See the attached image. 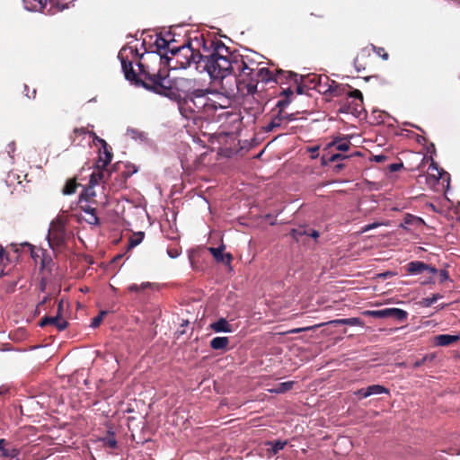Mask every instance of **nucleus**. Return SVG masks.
<instances>
[{
	"instance_id": "obj_1",
	"label": "nucleus",
	"mask_w": 460,
	"mask_h": 460,
	"mask_svg": "<svg viewBox=\"0 0 460 460\" xmlns=\"http://www.w3.org/2000/svg\"><path fill=\"white\" fill-rule=\"evenodd\" d=\"M205 69L214 80H223L228 75H234L233 81L242 77L244 69H249L245 64L246 56L232 54L223 43H217L214 51L205 58ZM234 88L227 91L234 93Z\"/></svg>"
},
{
	"instance_id": "obj_2",
	"label": "nucleus",
	"mask_w": 460,
	"mask_h": 460,
	"mask_svg": "<svg viewBox=\"0 0 460 460\" xmlns=\"http://www.w3.org/2000/svg\"><path fill=\"white\" fill-rule=\"evenodd\" d=\"M230 103V99L221 93L190 88L186 96L178 102V106L182 117L190 119L200 113L208 117L213 116L218 109H226Z\"/></svg>"
},
{
	"instance_id": "obj_3",
	"label": "nucleus",
	"mask_w": 460,
	"mask_h": 460,
	"mask_svg": "<svg viewBox=\"0 0 460 460\" xmlns=\"http://www.w3.org/2000/svg\"><path fill=\"white\" fill-rule=\"evenodd\" d=\"M138 66L140 75H137L131 67V69L126 71L125 78L136 85H141L146 90L171 99H175L178 96L174 84L184 87L192 84L191 80L185 78H177L173 82L165 72L160 70L157 73L150 74L144 70L142 64H138Z\"/></svg>"
},
{
	"instance_id": "obj_4",
	"label": "nucleus",
	"mask_w": 460,
	"mask_h": 460,
	"mask_svg": "<svg viewBox=\"0 0 460 460\" xmlns=\"http://www.w3.org/2000/svg\"><path fill=\"white\" fill-rule=\"evenodd\" d=\"M245 64L250 70L244 69L242 77L235 80V90L240 95H253L257 92L259 80L264 83L279 81V76L284 74L281 70L273 74L267 67H259V63L246 56Z\"/></svg>"
},
{
	"instance_id": "obj_5",
	"label": "nucleus",
	"mask_w": 460,
	"mask_h": 460,
	"mask_svg": "<svg viewBox=\"0 0 460 460\" xmlns=\"http://www.w3.org/2000/svg\"><path fill=\"white\" fill-rule=\"evenodd\" d=\"M196 58H200L195 53L190 44L170 49V56L167 52L160 54V63L170 69H184L191 63H197Z\"/></svg>"
},
{
	"instance_id": "obj_6",
	"label": "nucleus",
	"mask_w": 460,
	"mask_h": 460,
	"mask_svg": "<svg viewBox=\"0 0 460 460\" xmlns=\"http://www.w3.org/2000/svg\"><path fill=\"white\" fill-rule=\"evenodd\" d=\"M67 218L65 216L58 215L50 223L48 242L52 249L58 248L65 243L68 234L66 232Z\"/></svg>"
},
{
	"instance_id": "obj_7",
	"label": "nucleus",
	"mask_w": 460,
	"mask_h": 460,
	"mask_svg": "<svg viewBox=\"0 0 460 460\" xmlns=\"http://www.w3.org/2000/svg\"><path fill=\"white\" fill-rule=\"evenodd\" d=\"M307 81L314 84V88L319 93H332L335 96L341 95L344 87L338 84L335 81L331 80L325 75H308Z\"/></svg>"
},
{
	"instance_id": "obj_8",
	"label": "nucleus",
	"mask_w": 460,
	"mask_h": 460,
	"mask_svg": "<svg viewBox=\"0 0 460 460\" xmlns=\"http://www.w3.org/2000/svg\"><path fill=\"white\" fill-rule=\"evenodd\" d=\"M432 166L433 171L437 172V175L433 174V191L445 195L450 187V174L440 168L434 161Z\"/></svg>"
},
{
	"instance_id": "obj_9",
	"label": "nucleus",
	"mask_w": 460,
	"mask_h": 460,
	"mask_svg": "<svg viewBox=\"0 0 460 460\" xmlns=\"http://www.w3.org/2000/svg\"><path fill=\"white\" fill-rule=\"evenodd\" d=\"M40 4L41 7L38 11L47 14H54L68 8V4H63L60 0H41Z\"/></svg>"
},
{
	"instance_id": "obj_10",
	"label": "nucleus",
	"mask_w": 460,
	"mask_h": 460,
	"mask_svg": "<svg viewBox=\"0 0 460 460\" xmlns=\"http://www.w3.org/2000/svg\"><path fill=\"white\" fill-rule=\"evenodd\" d=\"M85 135L92 136L93 137V143H96V142L100 143L103 149L107 148L108 144L106 143L105 140H103L102 138H100L99 137H97L94 132L88 131L85 128H75L73 130V134L71 135L72 142L75 143L76 142V138L78 137H84Z\"/></svg>"
},
{
	"instance_id": "obj_11",
	"label": "nucleus",
	"mask_w": 460,
	"mask_h": 460,
	"mask_svg": "<svg viewBox=\"0 0 460 460\" xmlns=\"http://www.w3.org/2000/svg\"><path fill=\"white\" fill-rule=\"evenodd\" d=\"M67 322L59 316L58 314L56 316H45L40 320V326L44 327L51 325L57 328L58 331H64L67 327Z\"/></svg>"
},
{
	"instance_id": "obj_12",
	"label": "nucleus",
	"mask_w": 460,
	"mask_h": 460,
	"mask_svg": "<svg viewBox=\"0 0 460 460\" xmlns=\"http://www.w3.org/2000/svg\"><path fill=\"white\" fill-rule=\"evenodd\" d=\"M460 340V335L439 334L433 336V346L447 347L456 343Z\"/></svg>"
},
{
	"instance_id": "obj_13",
	"label": "nucleus",
	"mask_w": 460,
	"mask_h": 460,
	"mask_svg": "<svg viewBox=\"0 0 460 460\" xmlns=\"http://www.w3.org/2000/svg\"><path fill=\"white\" fill-rule=\"evenodd\" d=\"M436 282L446 286V288H452V285H450L452 280L447 268L437 270L433 267V284Z\"/></svg>"
},
{
	"instance_id": "obj_14",
	"label": "nucleus",
	"mask_w": 460,
	"mask_h": 460,
	"mask_svg": "<svg viewBox=\"0 0 460 460\" xmlns=\"http://www.w3.org/2000/svg\"><path fill=\"white\" fill-rule=\"evenodd\" d=\"M225 245H220L219 247H209L208 251L213 255L214 259L225 264H230L232 261V255L230 253H225Z\"/></svg>"
},
{
	"instance_id": "obj_15",
	"label": "nucleus",
	"mask_w": 460,
	"mask_h": 460,
	"mask_svg": "<svg viewBox=\"0 0 460 460\" xmlns=\"http://www.w3.org/2000/svg\"><path fill=\"white\" fill-rule=\"evenodd\" d=\"M407 271L411 275H418L423 271L431 273V267L422 261H414L407 264Z\"/></svg>"
},
{
	"instance_id": "obj_16",
	"label": "nucleus",
	"mask_w": 460,
	"mask_h": 460,
	"mask_svg": "<svg viewBox=\"0 0 460 460\" xmlns=\"http://www.w3.org/2000/svg\"><path fill=\"white\" fill-rule=\"evenodd\" d=\"M326 324L330 325H349V326H357L362 325V322L359 318L351 317V318H342V319H335L329 321ZM325 325V323H322L319 326Z\"/></svg>"
},
{
	"instance_id": "obj_17",
	"label": "nucleus",
	"mask_w": 460,
	"mask_h": 460,
	"mask_svg": "<svg viewBox=\"0 0 460 460\" xmlns=\"http://www.w3.org/2000/svg\"><path fill=\"white\" fill-rule=\"evenodd\" d=\"M210 329L215 332H232V325L225 319L220 318L210 324Z\"/></svg>"
},
{
	"instance_id": "obj_18",
	"label": "nucleus",
	"mask_w": 460,
	"mask_h": 460,
	"mask_svg": "<svg viewBox=\"0 0 460 460\" xmlns=\"http://www.w3.org/2000/svg\"><path fill=\"white\" fill-rule=\"evenodd\" d=\"M228 337H215L210 341V347L216 350L224 349L228 346Z\"/></svg>"
},
{
	"instance_id": "obj_19",
	"label": "nucleus",
	"mask_w": 460,
	"mask_h": 460,
	"mask_svg": "<svg viewBox=\"0 0 460 460\" xmlns=\"http://www.w3.org/2000/svg\"><path fill=\"white\" fill-rule=\"evenodd\" d=\"M293 381L279 383V385H276V387L269 389V392L271 394H283L291 390L293 388Z\"/></svg>"
},
{
	"instance_id": "obj_20",
	"label": "nucleus",
	"mask_w": 460,
	"mask_h": 460,
	"mask_svg": "<svg viewBox=\"0 0 460 460\" xmlns=\"http://www.w3.org/2000/svg\"><path fill=\"white\" fill-rule=\"evenodd\" d=\"M382 394H389V390L381 385H372L367 387V394L369 396Z\"/></svg>"
},
{
	"instance_id": "obj_21",
	"label": "nucleus",
	"mask_w": 460,
	"mask_h": 460,
	"mask_svg": "<svg viewBox=\"0 0 460 460\" xmlns=\"http://www.w3.org/2000/svg\"><path fill=\"white\" fill-rule=\"evenodd\" d=\"M155 45L158 50H165L167 49V53H170L171 42L167 40H165L163 37L158 36L155 41Z\"/></svg>"
},
{
	"instance_id": "obj_22",
	"label": "nucleus",
	"mask_w": 460,
	"mask_h": 460,
	"mask_svg": "<svg viewBox=\"0 0 460 460\" xmlns=\"http://www.w3.org/2000/svg\"><path fill=\"white\" fill-rule=\"evenodd\" d=\"M112 159V154L108 150V147L106 149H103V156L100 155V159L98 161V166L99 167H106Z\"/></svg>"
},
{
	"instance_id": "obj_23",
	"label": "nucleus",
	"mask_w": 460,
	"mask_h": 460,
	"mask_svg": "<svg viewBox=\"0 0 460 460\" xmlns=\"http://www.w3.org/2000/svg\"><path fill=\"white\" fill-rule=\"evenodd\" d=\"M77 186L78 184L75 180H69L66 181L63 189V193L65 195H71L75 192Z\"/></svg>"
},
{
	"instance_id": "obj_24",
	"label": "nucleus",
	"mask_w": 460,
	"mask_h": 460,
	"mask_svg": "<svg viewBox=\"0 0 460 460\" xmlns=\"http://www.w3.org/2000/svg\"><path fill=\"white\" fill-rule=\"evenodd\" d=\"M24 6L29 11H37L41 7V0H22Z\"/></svg>"
},
{
	"instance_id": "obj_25",
	"label": "nucleus",
	"mask_w": 460,
	"mask_h": 460,
	"mask_svg": "<svg viewBox=\"0 0 460 460\" xmlns=\"http://www.w3.org/2000/svg\"><path fill=\"white\" fill-rule=\"evenodd\" d=\"M389 317H393L399 321L405 320L407 317V313L400 308H391V314Z\"/></svg>"
},
{
	"instance_id": "obj_26",
	"label": "nucleus",
	"mask_w": 460,
	"mask_h": 460,
	"mask_svg": "<svg viewBox=\"0 0 460 460\" xmlns=\"http://www.w3.org/2000/svg\"><path fill=\"white\" fill-rule=\"evenodd\" d=\"M143 239H144V233L143 232H138L137 234H135L133 236H131L129 238V242H128L129 248L136 247L137 245L141 243Z\"/></svg>"
},
{
	"instance_id": "obj_27",
	"label": "nucleus",
	"mask_w": 460,
	"mask_h": 460,
	"mask_svg": "<svg viewBox=\"0 0 460 460\" xmlns=\"http://www.w3.org/2000/svg\"><path fill=\"white\" fill-rule=\"evenodd\" d=\"M332 146H335L336 149L339 151H347L350 146V142L349 140L339 139L331 144Z\"/></svg>"
},
{
	"instance_id": "obj_28",
	"label": "nucleus",
	"mask_w": 460,
	"mask_h": 460,
	"mask_svg": "<svg viewBox=\"0 0 460 460\" xmlns=\"http://www.w3.org/2000/svg\"><path fill=\"white\" fill-rule=\"evenodd\" d=\"M367 314L373 315L379 318H385L389 317L391 314V308H385L382 310H376V311H368L367 312Z\"/></svg>"
},
{
	"instance_id": "obj_29",
	"label": "nucleus",
	"mask_w": 460,
	"mask_h": 460,
	"mask_svg": "<svg viewBox=\"0 0 460 460\" xmlns=\"http://www.w3.org/2000/svg\"><path fill=\"white\" fill-rule=\"evenodd\" d=\"M102 441L103 442V445L108 447L115 448L117 447V440H116L113 433L103 438L102 439Z\"/></svg>"
},
{
	"instance_id": "obj_30",
	"label": "nucleus",
	"mask_w": 460,
	"mask_h": 460,
	"mask_svg": "<svg viewBox=\"0 0 460 460\" xmlns=\"http://www.w3.org/2000/svg\"><path fill=\"white\" fill-rule=\"evenodd\" d=\"M102 176H103L102 172H93L90 176L89 185H91V187H94V186L98 185L99 182L102 181Z\"/></svg>"
},
{
	"instance_id": "obj_31",
	"label": "nucleus",
	"mask_w": 460,
	"mask_h": 460,
	"mask_svg": "<svg viewBox=\"0 0 460 460\" xmlns=\"http://www.w3.org/2000/svg\"><path fill=\"white\" fill-rule=\"evenodd\" d=\"M284 112L282 111H278V113L271 118V121L277 128H280L284 124Z\"/></svg>"
},
{
	"instance_id": "obj_32",
	"label": "nucleus",
	"mask_w": 460,
	"mask_h": 460,
	"mask_svg": "<svg viewBox=\"0 0 460 460\" xmlns=\"http://www.w3.org/2000/svg\"><path fill=\"white\" fill-rule=\"evenodd\" d=\"M270 444L272 446V453L277 454L285 447V446L287 445V441L277 440L275 442H271Z\"/></svg>"
},
{
	"instance_id": "obj_33",
	"label": "nucleus",
	"mask_w": 460,
	"mask_h": 460,
	"mask_svg": "<svg viewBox=\"0 0 460 460\" xmlns=\"http://www.w3.org/2000/svg\"><path fill=\"white\" fill-rule=\"evenodd\" d=\"M20 455V450L17 448H4L2 456L4 457L15 458Z\"/></svg>"
},
{
	"instance_id": "obj_34",
	"label": "nucleus",
	"mask_w": 460,
	"mask_h": 460,
	"mask_svg": "<svg viewBox=\"0 0 460 460\" xmlns=\"http://www.w3.org/2000/svg\"><path fill=\"white\" fill-rule=\"evenodd\" d=\"M85 221L93 226H97L99 224V218L95 214V208H91L90 214H88V217L85 218Z\"/></svg>"
},
{
	"instance_id": "obj_35",
	"label": "nucleus",
	"mask_w": 460,
	"mask_h": 460,
	"mask_svg": "<svg viewBox=\"0 0 460 460\" xmlns=\"http://www.w3.org/2000/svg\"><path fill=\"white\" fill-rule=\"evenodd\" d=\"M127 136L132 139H142L144 137V134L135 128H128L127 130Z\"/></svg>"
},
{
	"instance_id": "obj_36",
	"label": "nucleus",
	"mask_w": 460,
	"mask_h": 460,
	"mask_svg": "<svg viewBox=\"0 0 460 460\" xmlns=\"http://www.w3.org/2000/svg\"><path fill=\"white\" fill-rule=\"evenodd\" d=\"M93 189V187H91V185H89V187L81 193L80 199H84L87 200L90 198L93 197L95 195V192Z\"/></svg>"
},
{
	"instance_id": "obj_37",
	"label": "nucleus",
	"mask_w": 460,
	"mask_h": 460,
	"mask_svg": "<svg viewBox=\"0 0 460 460\" xmlns=\"http://www.w3.org/2000/svg\"><path fill=\"white\" fill-rule=\"evenodd\" d=\"M291 102L290 98H284L282 100L278 101L276 107L279 108V111H282Z\"/></svg>"
},
{
	"instance_id": "obj_38",
	"label": "nucleus",
	"mask_w": 460,
	"mask_h": 460,
	"mask_svg": "<svg viewBox=\"0 0 460 460\" xmlns=\"http://www.w3.org/2000/svg\"><path fill=\"white\" fill-rule=\"evenodd\" d=\"M105 314V312H102L99 315H97L96 317H94L91 323V327L93 328H96L97 326H99V324L101 323V322L102 321V318H103V315Z\"/></svg>"
},
{
	"instance_id": "obj_39",
	"label": "nucleus",
	"mask_w": 460,
	"mask_h": 460,
	"mask_svg": "<svg viewBox=\"0 0 460 460\" xmlns=\"http://www.w3.org/2000/svg\"><path fill=\"white\" fill-rule=\"evenodd\" d=\"M348 95L349 97H352V98H355V99L358 100L361 102L363 101V95H362V93L359 90H354L352 92H349L348 93Z\"/></svg>"
},
{
	"instance_id": "obj_40",
	"label": "nucleus",
	"mask_w": 460,
	"mask_h": 460,
	"mask_svg": "<svg viewBox=\"0 0 460 460\" xmlns=\"http://www.w3.org/2000/svg\"><path fill=\"white\" fill-rule=\"evenodd\" d=\"M121 67H122L123 73L125 75L126 71H128V70L131 69V67H133L132 62L128 61L121 58Z\"/></svg>"
},
{
	"instance_id": "obj_41",
	"label": "nucleus",
	"mask_w": 460,
	"mask_h": 460,
	"mask_svg": "<svg viewBox=\"0 0 460 460\" xmlns=\"http://www.w3.org/2000/svg\"><path fill=\"white\" fill-rule=\"evenodd\" d=\"M355 394L358 395L359 398H367L369 397L368 394H367V387L358 389L355 392Z\"/></svg>"
},
{
	"instance_id": "obj_42",
	"label": "nucleus",
	"mask_w": 460,
	"mask_h": 460,
	"mask_svg": "<svg viewBox=\"0 0 460 460\" xmlns=\"http://www.w3.org/2000/svg\"><path fill=\"white\" fill-rule=\"evenodd\" d=\"M6 151L8 153V155H10V157L13 158L12 154H13L15 151V143L14 142L9 143L7 145Z\"/></svg>"
},
{
	"instance_id": "obj_43",
	"label": "nucleus",
	"mask_w": 460,
	"mask_h": 460,
	"mask_svg": "<svg viewBox=\"0 0 460 460\" xmlns=\"http://www.w3.org/2000/svg\"><path fill=\"white\" fill-rule=\"evenodd\" d=\"M381 224L379 223H372V224H368V225H366L365 226L362 227V232H367L371 229H374L377 226H379Z\"/></svg>"
},
{
	"instance_id": "obj_44",
	"label": "nucleus",
	"mask_w": 460,
	"mask_h": 460,
	"mask_svg": "<svg viewBox=\"0 0 460 460\" xmlns=\"http://www.w3.org/2000/svg\"><path fill=\"white\" fill-rule=\"evenodd\" d=\"M402 167V164H391L388 168L390 172H397Z\"/></svg>"
},
{
	"instance_id": "obj_45",
	"label": "nucleus",
	"mask_w": 460,
	"mask_h": 460,
	"mask_svg": "<svg viewBox=\"0 0 460 460\" xmlns=\"http://www.w3.org/2000/svg\"><path fill=\"white\" fill-rule=\"evenodd\" d=\"M345 158H347V156H346V155H341V154H334V155H332L330 157L329 161H330V162H335V161H337V160H340V159H345Z\"/></svg>"
},
{
	"instance_id": "obj_46",
	"label": "nucleus",
	"mask_w": 460,
	"mask_h": 460,
	"mask_svg": "<svg viewBox=\"0 0 460 460\" xmlns=\"http://www.w3.org/2000/svg\"><path fill=\"white\" fill-rule=\"evenodd\" d=\"M265 130L267 132L273 131L275 128H277L276 125L273 124V122L270 120L266 126Z\"/></svg>"
},
{
	"instance_id": "obj_47",
	"label": "nucleus",
	"mask_w": 460,
	"mask_h": 460,
	"mask_svg": "<svg viewBox=\"0 0 460 460\" xmlns=\"http://www.w3.org/2000/svg\"><path fill=\"white\" fill-rule=\"evenodd\" d=\"M284 124H288L289 121L294 119L293 114H288L284 112Z\"/></svg>"
},
{
	"instance_id": "obj_48",
	"label": "nucleus",
	"mask_w": 460,
	"mask_h": 460,
	"mask_svg": "<svg viewBox=\"0 0 460 460\" xmlns=\"http://www.w3.org/2000/svg\"><path fill=\"white\" fill-rule=\"evenodd\" d=\"M139 286L140 292L145 290L146 288H151L153 286L150 282H143Z\"/></svg>"
},
{
	"instance_id": "obj_49",
	"label": "nucleus",
	"mask_w": 460,
	"mask_h": 460,
	"mask_svg": "<svg viewBox=\"0 0 460 460\" xmlns=\"http://www.w3.org/2000/svg\"><path fill=\"white\" fill-rule=\"evenodd\" d=\"M139 286L140 292L145 290L146 288H151L153 286L150 282H143Z\"/></svg>"
},
{
	"instance_id": "obj_50",
	"label": "nucleus",
	"mask_w": 460,
	"mask_h": 460,
	"mask_svg": "<svg viewBox=\"0 0 460 460\" xmlns=\"http://www.w3.org/2000/svg\"><path fill=\"white\" fill-rule=\"evenodd\" d=\"M130 292H140L139 286L137 284H132L128 288Z\"/></svg>"
},
{
	"instance_id": "obj_51",
	"label": "nucleus",
	"mask_w": 460,
	"mask_h": 460,
	"mask_svg": "<svg viewBox=\"0 0 460 460\" xmlns=\"http://www.w3.org/2000/svg\"><path fill=\"white\" fill-rule=\"evenodd\" d=\"M282 95L285 96V98H290L291 95H293V91L289 88L283 90Z\"/></svg>"
},
{
	"instance_id": "obj_52",
	"label": "nucleus",
	"mask_w": 460,
	"mask_h": 460,
	"mask_svg": "<svg viewBox=\"0 0 460 460\" xmlns=\"http://www.w3.org/2000/svg\"><path fill=\"white\" fill-rule=\"evenodd\" d=\"M312 329V327H307V328H297V329H295V330H292L291 332L292 333H299L303 331H306V330H310Z\"/></svg>"
},
{
	"instance_id": "obj_53",
	"label": "nucleus",
	"mask_w": 460,
	"mask_h": 460,
	"mask_svg": "<svg viewBox=\"0 0 460 460\" xmlns=\"http://www.w3.org/2000/svg\"><path fill=\"white\" fill-rule=\"evenodd\" d=\"M374 160L376 162L381 163L385 160V155H375Z\"/></svg>"
},
{
	"instance_id": "obj_54",
	"label": "nucleus",
	"mask_w": 460,
	"mask_h": 460,
	"mask_svg": "<svg viewBox=\"0 0 460 460\" xmlns=\"http://www.w3.org/2000/svg\"><path fill=\"white\" fill-rule=\"evenodd\" d=\"M167 253L171 258H176L179 255L177 252H173L172 250H168Z\"/></svg>"
},
{
	"instance_id": "obj_55",
	"label": "nucleus",
	"mask_w": 460,
	"mask_h": 460,
	"mask_svg": "<svg viewBox=\"0 0 460 460\" xmlns=\"http://www.w3.org/2000/svg\"><path fill=\"white\" fill-rule=\"evenodd\" d=\"M5 440L4 438L0 439V452L3 454V450L4 449Z\"/></svg>"
},
{
	"instance_id": "obj_56",
	"label": "nucleus",
	"mask_w": 460,
	"mask_h": 460,
	"mask_svg": "<svg viewBox=\"0 0 460 460\" xmlns=\"http://www.w3.org/2000/svg\"><path fill=\"white\" fill-rule=\"evenodd\" d=\"M5 255V251L3 247L0 246V261L4 260V257Z\"/></svg>"
},
{
	"instance_id": "obj_57",
	"label": "nucleus",
	"mask_w": 460,
	"mask_h": 460,
	"mask_svg": "<svg viewBox=\"0 0 460 460\" xmlns=\"http://www.w3.org/2000/svg\"><path fill=\"white\" fill-rule=\"evenodd\" d=\"M440 297H442L440 295L433 294V298H432L433 304H435L438 301V299Z\"/></svg>"
},
{
	"instance_id": "obj_58",
	"label": "nucleus",
	"mask_w": 460,
	"mask_h": 460,
	"mask_svg": "<svg viewBox=\"0 0 460 460\" xmlns=\"http://www.w3.org/2000/svg\"><path fill=\"white\" fill-rule=\"evenodd\" d=\"M288 74H289V76L292 77L295 82H297V75L296 74H294L291 72H288Z\"/></svg>"
},
{
	"instance_id": "obj_59",
	"label": "nucleus",
	"mask_w": 460,
	"mask_h": 460,
	"mask_svg": "<svg viewBox=\"0 0 460 460\" xmlns=\"http://www.w3.org/2000/svg\"><path fill=\"white\" fill-rule=\"evenodd\" d=\"M298 234H300V233H299L297 230H296V229H292V231H291V235H292L293 237L296 238V235H297Z\"/></svg>"
},
{
	"instance_id": "obj_60",
	"label": "nucleus",
	"mask_w": 460,
	"mask_h": 460,
	"mask_svg": "<svg viewBox=\"0 0 460 460\" xmlns=\"http://www.w3.org/2000/svg\"><path fill=\"white\" fill-rule=\"evenodd\" d=\"M423 303H424L427 306H429V305L431 304V298H425V299L423 300Z\"/></svg>"
},
{
	"instance_id": "obj_61",
	"label": "nucleus",
	"mask_w": 460,
	"mask_h": 460,
	"mask_svg": "<svg viewBox=\"0 0 460 460\" xmlns=\"http://www.w3.org/2000/svg\"><path fill=\"white\" fill-rule=\"evenodd\" d=\"M311 236L314 237V238H316L319 236V234L317 231H313L312 234H311Z\"/></svg>"
},
{
	"instance_id": "obj_62",
	"label": "nucleus",
	"mask_w": 460,
	"mask_h": 460,
	"mask_svg": "<svg viewBox=\"0 0 460 460\" xmlns=\"http://www.w3.org/2000/svg\"><path fill=\"white\" fill-rule=\"evenodd\" d=\"M91 207L87 206L86 208H83L84 211L86 212L87 214H90L91 212Z\"/></svg>"
},
{
	"instance_id": "obj_63",
	"label": "nucleus",
	"mask_w": 460,
	"mask_h": 460,
	"mask_svg": "<svg viewBox=\"0 0 460 460\" xmlns=\"http://www.w3.org/2000/svg\"><path fill=\"white\" fill-rule=\"evenodd\" d=\"M381 57L383 58V59L386 60L388 58V54L385 52L383 55H381Z\"/></svg>"
},
{
	"instance_id": "obj_64",
	"label": "nucleus",
	"mask_w": 460,
	"mask_h": 460,
	"mask_svg": "<svg viewBox=\"0 0 460 460\" xmlns=\"http://www.w3.org/2000/svg\"><path fill=\"white\" fill-rule=\"evenodd\" d=\"M297 93L300 94L303 93V90L300 86L297 87Z\"/></svg>"
}]
</instances>
